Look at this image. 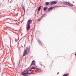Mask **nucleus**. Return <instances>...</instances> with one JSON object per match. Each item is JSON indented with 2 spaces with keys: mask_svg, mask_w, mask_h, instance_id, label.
Wrapping results in <instances>:
<instances>
[{
  "mask_svg": "<svg viewBox=\"0 0 76 76\" xmlns=\"http://www.w3.org/2000/svg\"><path fill=\"white\" fill-rule=\"evenodd\" d=\"M35 61L33 60L32 61L31 65H30V67H31V66H33V65H35Z\"/></svg>",
  "mask_w": 76,
  "mask_h": 76,
  "instance_id": "nucleus-5",
  "label": "nucleus"
},
{
  "mask_svg": "<svg viewBox=\"0 0 76 76\" xmlns=\"http://www.w3.org/2000/svg\"><path fill=\"white\" fill-rule=\"evenodd\" d=\"M32 20L29 19L28 20L27 22L26 23V32H29L30 29V27H31V26L30 25L32 24Z\"/></svg>",
  "mask_w": 76,
  "mask_h": 76,
  "instance_id": "nucleus-1",
  "label": "nucleus"
},
{
  "mask_svg": "<svg viewBox=\"0 0 76 76\" xmlns=\"http://www.w3.org/2000/svg\"><path fill=\"white\" fill-rule=\"evenodd\" d=\"M28 75H29V73H26V74L25 76H28Z\"/></svg>",
  "mask_w": 76,
  "mask_h": 76,
  "instance_id": "nucleus-20",
  "label": "nucleus"
},
{
  "mask_svg": "<svg viewBox=\"0 0 76 76\" xmlns=\"http://www.w3.org/2000/svg\"><path fill=\"white\" fill-rule=\"evenodd\" d=\"M47 16V14H43V15H42V16L43 18H44V17H45V16Z\"/></svg>",
  "mask_w": 76,
  "mask_h": 76,
  "instance_id": "nucleus-10",
  "label": "nucleus"
},
{
  "mask_svg": "<svg viewBox=\"0 0 76 76\" xmlns=\"http://www.w3.org/2000/svg\"><path fill=\"white\" fill-rule=\"evenodd\" d=\"M40 19H39H39H38V21H40Z\"/></svg>",
  "mask_w": 76,
  "mask_h": 76,
  "instance_id": "nucleus-25",
  "label": "nucleus"
},
{
  "mask_svg": "<svg viewBox=\"0 0 76 76\" xmlns=\"http://www.w3.org/2000/svg\"><path fill=\"white\" fill-rule=\"evenodd\" d=\"M22 7H23V4H22V5H21Z\"/></svg>",
  "mask_w": 76,
  "mask_h": 76,
  "instance_id": "nucleus-23",
  "label": "nucleus"
},
{
  "mask_svg": "<svg viewBox=\"0 0 76 76\" xmlns=\"http://www.w3.org/2000/svg\"><path fill=\"white\" fill-rule=\"evenodd\" d=\"M37 13L38 14V13H39V12L38 11Z\"/></svg>",
  "mask_w": 76,
  "mask_h": 76,
  "instance_id": "nucleus-28",
  "label": "nucleus"
},
{
  "mask_svg": "<svg viewBox=\"0 0 76 76\" xmlns=\"http://www.w3.org/2000/svg\"><path fill=\"white\" fill-rule=\"evenodd\" d=\"M26 74V73H25L24 72H22L21 73V75L22 76H25Z\"/></svg>",
  "mask_w": 76,
  "mask_h": 76,
  "instance_id": "nucleus-9",
  "label": "nucleus"
},
{
  "mask_svg": "<svg viewBox=\"0 0 76 76\" xmlns=\"http://www.w3.org/2000/svg\"><path fill=\"white\" fill-rule=\"evenodd\" d=\"M23 9L24 11V13H25V5H24V6L23 7Z\"/></svg>",
  "mask_w": 76,
  "mask_h": 76,
  "instance_id": "nucleus-16",
  "label": "nucleus"
},
{
  "mask_svg": "<svg viewBox=\"0 0 76 76\" xmlns=\"http://www.w3.org/2000/svg\"><path fill=\"white\" fill-rule=\"evenodd\" d=\"M12 1H12V0H11L10 2V3H12Z\"/></svg>",
  "mask_w": 76,
  "mask_h": 76,
  "instance_id": "nucleus-24",
  "label": "nucleus"
},
{
  "mask_svg": "<svg viewBox=\"0 0 76 76\" xmlns=\"http://www.w3.org/2000/svg\"><path fill=\"white\" fill-rule=\"evenodd\" d=\"M47 9V8L46 7H44L43 8V10L44 11H46Z\"/></svg>",
  "mask_w": 76,
  "mask_h": 76,
  "instance_id": "nucleus-14",
  "label": "nucleus"
},
{
  "mask_svg": "<svg viewBox=\"0 0 76 76\" xmlns=\"http://www.w3.org/2000/svg\"><path fill=\"white\" fill-rule=\"evenodd\" d=\"M11 40L10 41V43L11 42Z\"/></svg>",
  "mask_w": 76,
  "mask_h": 76,
  "instance_id": "nucleus-29",
  "label": "nucleus"
},
{
  "mask_svg": "<svg viewBox=\"0 0 76 76\" xmlns=\"http://www.w3.org/2000/svg\"><path fill=\"white\" fill-rule=\"evenodd\" d=\"M64 5H67V6H73V4H70L69 2H65L64 3Z\"/></svg>",
  "mask_w": 76,
  "mask_h": 76,
  "instance_id": "nucleus-3",
  "label": "nucleus"
},
{
  "mask_svg": "<svg viewBox=\"0 0 76 76\" xmlns=\"http://www.w3.org/2000/svg\"><path fill=\"white\" fill-rule=\"evenodd\" d=\"M34 73V72H30L28 73L29 75H30L31 74H33Z\"/></svg>",
  "mask_w": 76,
  "mask_h": 76,
  "instance_id": "nucleus-21",
  "label": "nucleus"
},
{
  "mask_svg": "<svg viewBox=\"0 0 76 76\" xmlns=\"http://www.w3.org/2000/svg\"><path fill=\"white\" fill-rule=\"evenodd\" d=\"M58 2V1H53L52 2H51L49 4V5H53V4H55L57 3Z\"/></svg>",
  "mask_w": 76,
  "mask_h": 76,
  "instance_id": "nucleus-4",
  "label": "nucleus"
},
{
  "mask_svg": "<svg viewBox=\"0 0 76 76\" xmlns=\"http://www.w3.org/2000/svg\"><path fill=\"white\" fill-rule=\"evenodd\" d=\"M6 20L8 22H10V19L9 18H7L6 19Z\"/></svg>",
  "mask_w": 76,
  "mask_h": 76,
  "instance_id": "nucleus-13",
  "label": "nucleus"
},
{
  "mask_svg": "<svg viewBox=\"0 0 76 76\" xmlns=\"http://www.w3.org/2000/svg\"><path fill=\"white\" fill-rule=\"evenodd\" d=\"M59 74V72H58L57 75H58Z\"/></svg>",
  "mask_w": 76,
  "mask_h": 76,
  "instance_id": "nucleus-27",
  "label": "nucleus"
},
{
  "mask_svg": "<svg viewBox=\"0 0 76 76\" xmlns=\"http://www.w3.org/2000/svg\"><path fill=\"white\" fill-rule=\"evenodd\" d=\"M68 75V74H64L63 75V76H67Z\"/></svg>",
  "mask_w": 76,
  "mask_h": 76,
  "instance_id": "nucleus-18",
  "label": "nucleus"
},
{
  "mask_svg": "<svg viewBox=\"0 0 76 76\" xmlns=\"http://www.w3.org/2000/svg\"><path fill=\"white\" fill-rule=\"evenodd\" d=\"M35 70H39V71H41V69L37 67H36Z\"/></svg>",
  "mask_w": 76,
  "mask_h": 76,
  "instance_id": "nucleus-11",
  "label": "nucleus"
},
{
  "mask_svg": "<svg viewBox=\"0 0 76 76\" xmlns=\"http://www.w3.org/2000/svg\"><path fill=\"white\" fill-rule=\"evenodd\" d=\"M21 47H22V48H23V46H22V45H21Z\"/></svg>",
  "mask_w": 76,
  "mask_h": 76,
  "instance_id": "nucleus-26",
  "label": "nucleus"
},
{
  "mask_svg": "<svg viewBox=\"0 0 76 76\" xmlns=\"http://www.w3.org/2000/svg\"><path fill=\"white\" fill-rule=\"evenodd\" d=\"M39 65L41 66H42V63L40 62Z\"/></svg>",
  "mask_w": 76,
  "mask_h": 76,
  "instance_id": "nucleus-19",
  "label": "nucleus"
},
{
  "mask_svg": "<svg viewBox=\"0 0 76 76\" xmlns=\"http://www.w3.org/2000/svg\"><path fill=\"white\" fill-rule=\"evenodd\" d=\"M26 73H28V72H29V70L28 69L25 70L24 71Z\"/></svg>",
  "mask_w": 76,
  "mask_h": 76,
  "instance_id": "nucleus-8",
  "label": "nucleus"
},
{
  "mask_svg": "<svg viewBox=\"0 0 76 76\" xmlns=\"http://www.w3.org/2000/svg\"><path fill=\"white\" fill-rule=\"evenodd\" d=\"M9 1H8V2H9Z\"/></svg>",
  "mask_w": 76,
  "mask_h": 76,
  "instance_id": "nucleus-30",
  "label": "nucleus"
},
{
  "mask_svg": "<svg viewBox=\"0 0 76 76\" xmlns=\"http://www.w3.org/2000/svg\"><path fill=\"white\" fill-rule=\"evenodd\" d=\"M54 9V7H49L48 10H51L52 9Z\"/></svg>",
  "mask_w": 76,
  "mask_h": 76,
  "instance_id": "nucleus-7",
  "label": "nucleus"
},
{
  "mask_svg": "<svg viewBox=\"0 0 76 76\" xmlns=\"http://www.w3.org/2000/svg\"><path fill=\"white\" fill-rule=\"evenodd\" d=\"M38 43H39V44L40 45H41V46H42V43H41V42H40V40H38Z\"/></svg>",
  "mask_w": 76,
  "mask_h": 76,
  "instance_id": "nucleus-6",
  "label": "nucleus"
},
{
  "mask_svg": "<svg viewBox=\"0 0 76 76\" xmlns=\"http://www.w3.org/2000/svg\"><path fill=\"white\" fill-rule=\"evenodd\" d=\"M36 67H32L31 68H30V69H34V70H35V68Z\"/></svg>",
  "mask_w": 76,
  "mask_h": 76,
  "instance_id": "nucleus-17",
  "label": "nucleus"
},
{
  "mask_svg": "<svg viewBox=\"0 0 76 76\" xmlns=\"http://www.w3.org/2000/svg\"><path fill=\"white\" fill-rule=\"evenodd\" d=\"M43 18V17L42 16L41 17L39 18V19H40V20H41V19H42Z\"/></svg>",
  "mask_w": 76,
  "mask_h": 76,
  "instance_id": "nucleus-22",
  "label": "nucleus"
},
{
  "mask_svg": "<svg viewBox=\"0 0 76 76\" xmlns=\"http://www.w3.org/2000/svg\"><path fill=\"white\" fill-rule=\"evenodd\" d=\"M41 9V7L40 6L39 7H38V11H39Z\"/></svg>",
  "mask_w": 76,
  "mask_h": 76,
  "instance_id": "nucleus-15",
  "label": "nucleus"
},
{
  "mask_svg": "<svg viewBox=\"0 0 76 76\" xmlns=\"http://www.w3.org/2000/svg\"><path fill=\"white\" fill-rule=\"evenodd\" d=\"M28 52H29V49L28 48H26V50L24 53V54L23 55V56H26V55H27Z\"/></svg>",
  "mask_w": 76,
  "mask_h": 76,
  "instance_id": "nucleus-2",
  "label": "nucleus"
},
{
  "mask_svg": "<svg viewBox=\"0 0 76 76\" xmlns=\"http://www.w3.org/2000/svg\"><path fill=\"white\" fill-rule=\"evenodd\" d=\"M50 3H49V2H46L45 5H46V6H48V4H49L50 5Z\"/></svg>",
  "mask_w": 76,
  "mask_h": 76,
  "instance_id": "nucleus-12",
  "label": "nucleus"
}]
</instances>
